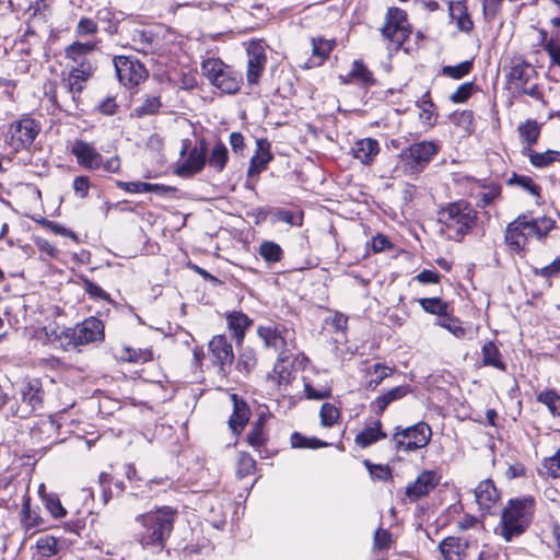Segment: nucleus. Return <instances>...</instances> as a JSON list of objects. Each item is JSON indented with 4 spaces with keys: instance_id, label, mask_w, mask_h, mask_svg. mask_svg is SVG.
<instances>
[{
    "instance_id": "f257e3e1",
    "label": "nucleus",
    "mask_w": 560,
    "mask_h": 560,
    "mask_svg": "<svg viewBox=\"0 0 560 560\" xmlns=\"http://www.w3.org/2000/svg\"><path fill=\"white\" fill-rule=\"evenodd\" d=\"M177 511L168 505L159 506L135 517L139 528L135 540L147 550L161 551L165 548L174 529Z\"/></svg>"
},
{
    "instance_id": "f03ea898",
    "label": "nucleus",
    "mask_w": 560,
    "mask_h": 560,
    "mask_svg": "<svg viewBox=\"0 0 560 560\" xmlns=\"http://www.w3.org/2000/svg\"><path fill=\"white\" fill-rule=\"evenodd\" d=\"M535 505L536 502L532 495L510 499L502 510L495 534L506 542L523 535L533 521Z\"/></svg>"
},
{
    "instance_id": "7ed1b4c3",
    "label": "nucleus",
    "mask_w": 560,
    "mask_h": 560,
    "mask_svg": "<svg viewBox=\"0 0 560 560\" xmlns=\"http://www.w3.org/2000/svg\"><path fill=\"white\" fill-rule=\"evenodd\" d=\"M475 220L476 211L464 200L451 202L438 212L441 232L455 242L463 240L471 230Z\"/></svg>"
},
{
    "instance_id": "20e7f679",
    "label": "nucleus",
    "mask_w": 560,
    "mask_h": 560,
    "mask_svg": "<svg viewBox=\"0 0 560 560\" xmlns=\"http://www.w3.org/2000/svg\"><path fill=\"white\" fill-rule=\"evenodd\" d=\"M202 73L219 90L226 94L236 93L242 84V75L220 59L209 58L201 63Z\"/></svg>"
},
{
    "instance_id": "39448f33",
    "label": "nucleus",
    "mask_w": 560,
    "mask_h": 560,
    "mask_svg": "<svg viewBox=\"0 0 560 560\" xmlns=\"http://www.w3.org/2000/svg\"><path fill=\"white\" fill-rule=\"evenodd\" d=\"M431 436L432 430L430 425L421 421L407 428L397 425L394 429L392 442L397 452H415L425 447Z\"/></svg>"
},
{
    "instance_id": "423d86ee",
    "label": "nucleus",
    "mask_w": 560,
    "mask_h": 560,
    "mask_svg": "<svg viewBox=\"0 0 560 560\" xmlns=\"http://www.w3.org/2000/svg\"><path fill=\"white\" fill-rule=\"evenodd\" d=\"M206 142H185L180 156L175 163L174 173L190 177L202 170L206 163Z\"/></svg>"
},
{
    "instance_id": "0eeeda50",
    "label": "nucleus",
    "mask_w": 560,
    "mask_h": 560,
    "mask_svg": "<svg viewBox=\"0 0 560 560\" xmlns=\"http://www.w3.org/2000/svg\"><path fill=\"white\" fill-rule=\"evenodd\" d=\"M69 339L68 345L73 347L83 346L91 342L102 341L104 339V325L96 317H89L74 328L62 331Z\"/></svg>"
},
{
    "instance_id": "6e6552de",
    "label": "nucleus",
    "mask_w": 560,
    "mask_h": 560,
    "mask_svg": "<svg viewBox=\"0 0 560 560\" xmlns=\"http://www.w3.org/2000/svg\"><path fill=\"white\" fill-rule=\"evenodd\" d=\"M44 389L40 380H25L20 388L21 405L15 415L20 418H27L33 412L42 409L44 401Z\"/></svg>"
},
{
    "instance_id": "1a4fd4ad",
    "label": "nucleus",
    "mask_w": 560,
    "mask_h": 560,
    "mask_svg": "<svg viewBox=\"0 0 560 560\" xmlns=\"http://www.w3.org/2000/svg\"><path fill=\"white\" fill-rule=\"evenodd\" d=\"M113 61L117 78L125 86H136L148 77L144 66L132 57L117 56Z\"/></svg>"
},
{
    "instance_id": "9d476101",
    "label": "nucleus",
    "mask_w": 560,
    "mask_h": 560,
    "mask_svg": "<svg viewBox=\"0 0 560 560\" xmlns=\"http://www.w3.org/2000/svg\"><path fill=\"white\" fill-rule=\"evenodd\" d=\"M436 152L438 145L435 142H413L408 150L400 153V159L410 173H418L423 170Z\"/></svg>"
},
{
    "instance_id": "9b49d317",
    "label": "nucleus",
    "mask_w": 560,
    "mask_h": 560,
    "mask_svg": "<svg viewBox=\"0 0 560 560\" xmlns=\"http://www.w3.org/2000/svg\"><path fill=\"white\" fill-rule=\"evenodd\" d=\"M211 363L219 368V373L226 376L234 361L232 343L225 335L213 336L208 343Z\"/></svg>"
},
{
    "instance_id": "f8f14e48",
    "label": "nucleus",
    "mask_w": 560,
    "mask_h": 560,
    "mask_svg": "<svg viewBox=\"0 0 560 560\" xmlns=\"http://www.w3.org/2000/svg\"><path fill=\"white\" fill-rule=\"evenodd\" d=\"M382 34L397 47L401 46L410 34L405 11L397 8L389 9Z\"/></svg>"
},
{
    "instance_id": "ddd939ff",
    "label": "nucleus",
    "mask_w": 560,
    "mask_h": 560,
    "mask_svg": "<svg viewBox=\"0 0 560 560\" xmlns=\"http://www.w3.org/2000/svg\"><path fill=\"white\" fill-rule=\"evenodd\" d=\"M247 73L248 83L256 84L266 67V49L260 40H252L247 47Z\"/></svg>"
},
{
    "instance_id": "4468645a",
    "label": "nucleus",
    "mask_w": 560,
    "mask_h": 560,
    "mask_svg": "<svg viewBox=\"0 0 560 560\" xmlns=\"http://www.w3.org/2000/svg\"><path fill=\"white\" fill-rule=\"evenodd\" d=\"M440 479L438 471L424 470L415 482L407 486L405 494L411 502H416L427 497L439 485Z\"/></svg>"
},
{
    "instance_id": "2eb2a0df",
    "label": "nucleus",
    "mask_w": 560,
    "mask_h": 560,
    "mask_svg": "<svg viewBox=\"0 0 560 560\" xmlns=\"http://www.w3.org/2000/svg\"><path fill=\"white\" fill-rule=\"evenodd\" d=\"M516 219L522 224V229L528 231L532 240L538 242H544L556 226V221L546 215L534 218L529 214H521Z\"/></svg>"
},
{
    "instance_id": "dca6fc26",
    "label": "nucleus",
    "mask_w": 560,
    "mask_h": 560,
    "mask_svg": "<svg viewBox=\"0 0 560 560\" xmlns=\"http://www.w3.org/2000/svg\"><path fill=\"white\" fill-rule=\"evenodd\" d=\"M532 240L528 231L522 229V224L517 219L510 222L505 229L504 241L509 249L520 255L525 256L528 252L527 244Z\"/></svg>"
},
{
    "instance_id": "f3484780",
    "label": "nucleus",
    "mask_w": 560,
    "mask_h": 560,
    "mask_svg": "<svg viewBox=\"0 0 560 560\" xmlns=\"http://www.w3.org/2000/svg\"><path fill=\"white\" fill-rule=\"evenodd\" d=\"M92 72H86L79 69H70L68 73L62 72L60 89L65 90L67 96L71 100L73 107H77V96L84 89V83L93 75Z\"/></svg>"
},
{
    "instance_id": "a211bd4d",
    "label": "nucleus",
    "mask_w": 560,
    "mask_h": 560,
    "mask_svg": "<svg viewBox=\"0 0 560 560\" xmlns=\"http://www.w3.org/2000/svg\"><path fill=\"white\" fill-rule=\"evenodd\" d=\"M469 541L457 536H447L439 542L438 549L443 560H465Z\"/></svg>"
},
{
    "instance_id": "6ab92c4d",
    "label": "nucleus",
    "mask_w": 560,
    "mask_h": 560,
    "mask_svg": "<svg viewBox=\"0 0 560 560\" xmlns=\"http://www.w3.org/2000/svg\"><path fill=\"white\" fill-rule=\"evenodd\" d=\"M70 151L78 164L85 170L94 171L103 164L102 155L89 142H74Z\"/></svg>"
},
{
    "instance_id": "aec40b11",
    "label": "nucleus",
    "mask_w": 560,
    "mask_h": 560,
    "mask_svg": "<svg viewBox=\"0 0 560 560\" xmlns=\"http://www.w3.org/2000/svg\"><path fill=\"white\" fill-rule=\"evenodd\" d=\"M39 131V122L33 118L24 117L10 126V140H35Z\"/></svg>"
},
{
    "instance_id": "412c9836",
    "label": "nucleus",
    "mask_w": 560,
    "mask_h": 560,
    "mask_svg": "<svg viewBox=\"0 0 560 560\" xmlns=\"http://www.w3.org/2000/svg\"><path fill=\"white\" fill-rule=\"evenodd\" d=\"M408 385L396 386L383 393L382 395H378L374 400L370 402V408L377 416H381L392 402L404 398L408 395Z\"/></svg>"
},
{
    "instance_id": "4be33fe9",
    "label": "nucleus",
    "mask_w": 560,
    "mask_h": 560,
    "mask_svg": "<svg viewBox=\"0 0 560 560\" xmlns=\"http://www.w3.org/2000/svg\"><path fill=\"white\" fill-rule=\"evenodd\" d=\"M448 13H450L451 20L455 22L458 31L468 33L472 30L474 23L468 13V8L466 5V1L462 0V1L450 2Z\"/></svg>"
},
{
    "instance_id": "5701e85b",
    "label": "nucleus",
    "mask_w": 560,
    "mask_h": 560,
    "mask_svg": "<svg viewBox=\"0 0 560 560\" xmlns=\"http://www.w3.org/2000/svg\"><path fill=\"white\" fill-rule=\"evenodd\" d=\"M95 48L96 44L93 42H74L65 49V56L67 59L71 60L73 65L93 61L92 55Z\"/></svg>"
},
{
    "instance_id": "b1692460",
    "label": "nucleus",
    "mask_w": 560,
    "mask_h": 560,
    "mask_svg": "<svg viewBox=\"0 0 560 560\" xmlns=\"http://www.w3.org/2000/svg\"><path fill=\"white\" fill-rule=\"evenodd\" d=\"M339 79L343 84L358 82L369 86L375 83L373 73L361 60H354L351 70L346 75L340 74Z\"/></svg>"
},
{
    "instance_id": "393cba45",
    "label": "nucleus",
    "mask_w": 560,
    "mask_h": 560,
    "mask_svg": "<svg viewBox=\"0 0 560 560\" xmlns=\"http://www.w3.org/2000/svg\"><path fill=\"white\" fill-rule=\"evenodd\" d=\"M231 400L233 401V413L229 419V425L233 432H240L248 422L249 408L236 394L231 395Z\"/></svg>"
},
{
    "instance_id": "a878e982",
    "label": "nucleus",
    "mask_w": 560,
    "mask_h": 560,
    "mask_svg": "<svg viewBox=\"0 0 560 560\" xmlns=\"http://www.w3.org/2000/svg\"><path fill=\"white\" fill-rule=\"evenodd\" d=\"M271 159L272 154L270 152V142H257L256 153L250 159V164L247 171L248 176H258L264 170H266Z\"/></svg>"
},
{
    "instance_id": "bb28decb",
    "label": "nucleus",
    "mask_w": 560,
    "mask_h": 560,
    "mask_svg": "<svg viewBox=\"0 0 560 560\" xmlns=\"http://www.w3.org/2000/svg\"><path fill=\"white\" fill-rule=\"evenodd\" d=\"M119 187L124 190L131 194H143V192H154L156 195H167L174 194L176 191L175 187L166 186L162 184H151L143 182H127V183H118Z\"/></svg>"
},
{
    "instance_id": "cd10ccee",
    "label": "nucleus",
    "mask_w": 560,
    "mask_h": 560,
    "mask_svg": "<svg viewBox=\"0 0 560 560\" xmlns=\"http://www.w3.org/2000/svg\"><path fill=\"white\" fill-rule=\"evenodd\" d=\"M475 497L478 505L482 510H489L499 499V493L493 482L487 479L477 486Z\"/></svg>"
},
{
    "instance_id": "c85d7f7f",
    "label": "nucleus",
    "mask_w": 560,
    "mask_h": 560,
    "mask_svg": "<svg viewBox=\"0 0 560 560\" xmlns=\"http://www.w3.org/2000/svg\"><path fill=\"white\" fill-rule=\"evenodd\" d=\"M228 327L237 343L242 342L246 329L252 325V319L242 312H232L226 315Z\"/></svg>"
},
{
    "instance_id": "c756f323",
    "label": "nucleus",
    "mask_w": 560,
    "mask_h": 560,
    "mask_svg": "<svg viewBox=\"0 0 560 560\" xmlns=\"http://www.w3.org/2000/svg\"><path fill=\"white\" fill-rule=\"evenodd\" d=\"M350 154L362 162L369 164L378 153V142H349Z\"/></svg>"
},
{
    "instance_id": "7c9ffc66",
    "label": "nucleus",
    "mask_w": 560,
    "mask_h": 560,
    "mask_svg": "<svg viewBox=\"0 0 560 560\" xmlns=\"http://www.w3.org/2000/svg\"><path fill=\"white\" fill-rule=\"evenodd\" d=\"M385 438L386 433L382 431V422L376 420L372 425L357 434L354 441L357 445L364 448Z\"/></svg>"
},
{
    "instance_id": "2f4dec72",
    "label": "nucleus",
    "mask_w": 560,
    "mask_h": 560,
    "mask_svg": "<svg viewBox=\"0 0 560 560\" xmlns=\"http://www.w3.org/2000/svg\"><path fill=\"white\" fill-rule=\"evenodd\" d=\"M482 365L492 366L500 371L506 370L502 354L493 341H488L481 347Z\"/></svg>"
},
{
    "instance_id": "473e14b6",
    "label": "nucleus",
    "mask_w": 560,
    "mask_h": 560,
    "mask_svg": "<svg viewBox=\"0 0 560 560\" xmlns=\"http://www.w3.org/2000/svg\"><path fill=\"white\" fill-rule=\"evenodd\" d=\"M418 303L424 312L438 315L439 318L452 314L453 311L450 304L440 298H420Z\"/></svg>"
},
{
    "instance_id": "72a5a7b5",
    "label": "nucleus",
    "mask_w": 560,
    "mask_h": 560,
    "mask_svg": "<svg viewBox=\"0 0 560 560\" xmlns=\"http://www.w3.org/2000/svg\"><path fill=\"white\" fill-rule=\"evenodd\" d=\"M258 336L265 341L267 347H271L276 350H284L285 339L277 328L271 326H259L257 329Z\"/></svg>"
},
{
    "instance_id": "f704fd0d",
    "label": "nucleus",
    "mask_w": 560,
    "mask_h": 560,
    "mask_svg": "<svg viewBox=\"0 0 560 560\" xmlns=\"http://www.w3.org/2000/svg\"><path fill=\"white\" fill-rule=\"evenodd\" d=\"M535 71L527 63H518L511 68L509 78L515 89L520 90L522 86L529 83L530 78Z\"/></svg>"
},
{
    "instance_id": "c9c22d12",
    "label": "nucleus",
    "mask_w": 560,
    "mask_h": 560,
    "mask_svg": "<svg viewBox=\"0 0 560 560\" xmlns=\"http://www.w3.org/2000/svg\"><path fill=\"white\" fill-rule=\"evenodd\" d=\"M527 155L530 163L539 168L547 167L551 165L553 162H560V151L556 150L537 152L535 150L528 149Z\"/></svg>"
},
{
    "instance_id": "e433bc0d",
    "label": "nucleus",
    "mask_w": 560,
    "mask_h": 560,
    "mask_svg": "<svg viewBox=\"0 0 560 560\" xmlns=\"http://www.w3.org/2000/svg\"><path fill=\"white\" fill-rule=\"evenodd\" d=\"M393 374V370L389 366L381 363H375L368 370V375L371 378L365 383V388L375 390L376 387L388 376Z\"/></svg>"
},
{
    "instance_id": "4c0bfd02",
    "label": "nucleus",
    "mask_w": 560,
    "mask_h": 560,
    "mask_svg": "<svg viewBox=\"0 0 560 560\" xmlns=\"http://www.w3.org/2000/svg\"><path fill=\"white\" fill-rule=\"evenodd\" d=\"M452 121L460 132L459 137L466 138L474 131V114L470 110H463L455 113Z\"/></svg>"
},
{
    "instance_id": "58836bf2",
    "label": "nucleus",
    "mask_w": 560,
    "mask_h": 560,
    "mask_svg": "<svg viewBox=\"0 0 560 560\" xmlns=\"http://www.w3.org/2000/svg\"><path fill=\"white\" fill-rule=\"evenodd\" d=\"M335 42L327 40L323 38H313L312 47H313V58L317 60H311L313 66H319L322 62L329 56L331 50L334 49Z\"/></svg>"
},
{
    "instance_id": "ea45409f",
    "label": "nucleus",
    "mask_w": 560,
    "mask_h": 560,
    "mask_svg": "<svg viewBox=\"0 0 560 560\" xmlns=\"http://www.w3.org/2000/svg\"><path fill=\"white\" fill-rule=\"evenodd\" d=\"M258 254L268 264L279 262L283 257V250L280 245L271 241H264L259 245Z\"/></svg>"
},
{
    "instance_id": "a19ab883",
    "label": "nucleus",
    "mask_w": 560,
    "mask_h": 560,
    "mask_svg": "<svg viewBox=\"0 0 560 560\" xmlns=\"http://www.w3.org/2000/svg\"><path fill=\"white\" fill-rule=\"evenodd\" d=\"M539 474L552 479L560 478V448L552 456L542 459Z\"/></svg>"
},
{
    "instance_id": "79ce46f5",
    "label": "nucleus",
    "mask_w": 560,
    "mask_h": 560,
    "mask_svg": "<svg viewBox=\"0 0 560 560\" xmlns=\"http://www.w3.org/2000/svg\"><path fill=\"white\" fill-rule=\"evenodd\" d=\"M36 548L43 558H50L60 550L59 540L54 536H43L36 541Z\"/></svg>"
},
{
    "instance_id": "37998d69",
    "label": "nucleus",
    "mask_w": 560,
    "mask_h": 560,
    "mask_svg": "<svg viewBox=\"0 0 560 560\" xmlns=\"http://www.w3.org/2000/svg\"><path fill=\"white\" fill-rule=\"evenodd\" d=\"M434 325L445 328L456 338H463L466 335V329L462 326V322L451 314L438 318Z\"/></svg>"
},
{
    "instance_id": "c03bdc74",
    "label": "nucleus",
    "mask_w": 560,
    "mask_h": 560,
    "mask_svg": "<svg viewBox=\"0 0 560 560\" xmlns=\"http://www.w3.org/2000/svg\"><path fill=\"white\" fill-rule=\"evenodd\" d=\"M121 359L131 363H145L153 359V353L150 349H133L131 347H124Z\"/></svg>"
},
{
    "instance_id": "a18cd8bd",
    "label": "nucleus",
    "mask_w": 560,
    "mask_h": 560,
    "mask_svg": "<svg viewBox=\"0 0 560 560\" xmlns=\"http://www.w3.org/2000/svg\"><path fill=\"white\" fill-rule=\"evenodd\" d=\"M31 499L28 497H24L23 505H22V525L26 530L38 527L42 524V518L31 510Z\"/></svg>"
},
{
    "instance_id": "49530a36",
    "label": "nucleus",
    "mask_w": 560,
    "mask_h": 560,
    "mask_svg": "<svg viewBox=\"0 0 560 560\" xmlns=\"http://www.w3.org/2000/svg\"><path fill=\"white\" fill-rule=\"evenodd\" d=\"M510 185H516L525 191H528L534 197L540 196V186L537 185L530 177L525 175H516L508 180Z\"/></svg>"
},
{
    "instance_id": "de8ad7c7",
    "label": "nucleus",
    "mask_w": 560,
    "mask_h": 560,
    "mask_svg": "<svg viewBox=\"0 0 560 560\" xmlns=\"http://www.w3.org/2000/svg\"><path fill=\"white\" fill-rule=\"evenodd\" d=\"M472 69V61L466 60L456 66H444L441 70V73L445 77L460 80L465 75H467Z\"/></svg>"
},
{
    "instance_id": "09e8293b",
    "label": "nucleus",
    "mask_w": 560,
    "mask_h": 560,
    "mask_svg": "<svg viewBox=\"0 0 560 560\" xmlns=\"http://www.w3.org/2000/svg\"><path fill=\"white\" fill-rule=\"evenodd\" d=\"M291 445L294 448H319L327 446L328 443L316 438H306L299 432H294L291 435Z\"/></svg>"
},
{
    "instance_id": "8fccbe9b",
    "label": "nucleus",
    "mask_w": 560,
    "mask_h": 560,
    "mask_svg": "<svg viewBox=\"0 0 560 560\" xmlns=\"http://www.w3.org/2000/svg\"><path fill=\"white\" fill-rule=\"evenodd\" d=\"M45 95L48 97V100L59 106V107H67V108H71L73 105L71 103V100L67 96L65 90H62V93L59 94L58 91H57V88L55 85V83L52 82H49L48 84L45 85Z\"/></svg>"
},
{
    "instance_id": "3c124183",
    "label": "nucleus",
    "mask_w": 560,
    "mask_h": 560,
    "mask_svg": "<svg viewBox=\"0 0 560 560\" xmlns=\"http://www.w3.org/2000/svg\"><path fill=\"white\" fill-rule=\"evenodd\" d=\"M132 40L137 45V49L143 51L144 54L153 50L154 35L150 31H136Z\"/></svg>"
},
{
    "instance_id": "603ef678",
    "label": "nucleus",
    "mask_w": 560,
    "mask_h": 560,
    "mask_svg": "<svg viewBox=\"0 0 560 560\" xmlns=\"http://www.w3.org/2000/svg\"><path fill=\"white\" fill-rule=\"evenodd\" d=\"M228 161V149L222 142H217L209 158V165L222 171Z\"/></svg>"
},
{
    "instance_id": "864d4df0",
    "label": "nucleus",
    "mask_w": 560,
    "mask_h": 560,
    "mask_svg": "<svg viewBox=\"0 0 560 560\" xmlns=\"http://www.w3.org/2000/svg\"><path fill=\"white\" fill-rule=\"evenodd\" d=\"M256 363H257V359H256L254 350L244 349L238 355V359L236 362V369L242 373L248 374L249 372H252L254 370V368L256 366Z\"/></svg>"
},
{
    "instance_id": "5fc2aeb1",
    "label": "nucleus",
    "mask_w": 560,
    "mask_h": 560,
    "mask_svg": "<svg viewBox=\"0 0 560 560\" xmlns=\"http://www.w3.org/2000/svg\"><path fill=\"white\" fill-rule=\"evenodd\" d=\"M320 423L324 427L334 425L340 417L339 409L330 404L324 402L319 410Z\"/></svg>"
},
{
    "instance_id": "6e6d98bb",
    "label": "nucleus",
    "mask_w": 560,
    "mask_h": 560,
    "mask_svg": "<svg viewBox=\"0 0 560 560\" xmlns=\"http://www.w3.org/2000/svg\"><path fill=\"white\" fill-rule=\"evenodd\" d=\"M161 107V101L158 96H148L143 103L133 109V113L138 117L154 115Z\"/></svg>"
},
{
    "instance_id": "4d7b16f0",
    "label": "nucleus",
    "mask_w": 560,
    "mask_h": 560,
    "mask_svg": "<svg viewBox=\"0 0 560 560\" xmlns=\"http://www.w3.org/2000/svg\"><path fill=\"white\" fill-rule=\"evenodd\" d=\"M256 462L246 453H241L237 462L236 476L238 478H245L255 471Z\"/></svg>"
},
{
    "instance_id": "13d9d810",
    "label": "nucleus",
    "mask_w": 560,
    "mask_h": 560,
    "mask_svg": "<svg viewBox=\"0 0 560 560\" xmlns=\"http://www.w3.org/2000/svg\"><path fill=\"white\" fill-rule=\"evenodd\" d=\"M85 292L93 299L110 301L109 294L105 292L100 285L92 282L88 277L80 276Z\"/></svg>"
},
{
    "instance_id": "bf43d9fd",
    "label": "nucleus",
    "mask_w": 560,
    "mask_h": 560,
    "mask_svg": "<svg viewBox=\"0 0 560 560\" xmlns=\"http://www.w3.org/2000/svg\"><path fill=\"white\" fill-rule=\"evenodd\" d=\"M475 90L474 82H465L460 84L454 93L451 94L450 100L455 104L465 103L472 95Z\"/></svg>"
},
{
    "instance_id": "052dcab7",
    "label": "nucleus",
    "mask_w": 560,
    "mask_h": 560,
    "mask_svg": "<svg viewBox=\"0 0 560 560\" xmlns=\"http://www.w3.org/2000/svg\"><path fill=\"white\" fill-rule=\"evenodd\" d=\"M522 140H537L540 133V126L535 120H527L518 127Z\"/></svg>"
},
{
    "instance_id": "680f3d73",
    "label": "nucleus",
    "mask_w": 560,
    "mask_h": 560,
    "mask_svg": "<svg viewBox=\"0 0 560 560\" xmlns=\"http://www.w3.org/2000/svg\"><path fill=\"white\" fill-rule=\"evenodd\" d=\"M373 542L375 549L380 551L388 550L393 544V536L387 529L378 528L374 533Z\"/></svg>"
},
{
    "instance_id": "e2e57ef3",
    "label": "nucleus",
    "mask_w": 560,
    "mask_h": 560,
    "mask_svg": "<svg viewBox=\"0 0 560 560\" xmlns=\"http://www.w3.org/2000/svg\"><path fill=\"white\" fill-rule=\"evenodd\" d=\"M500 194L501 187L497 184L485 187V190L478 194V206L486 207L490 205Z\"/></svg>"
},
{
    "instance_id": "0e129e2a",
    "label": "nucleus",
    "mask_w": 560,
    "mask_h": 560,
    "mask_svg": "<svg viewBox=\"0 0 560 560\" xmlns=\"http://www.w3.org/2000/svg\"><path fill=\"white\" fill-rule=\"evenodd\" d=\"M542 48L550 57V65L560 68V40L551 37L542 45Z\"/></svg>"
},
{
    "instance_id": "69168bd1",
    "label": "nucleus",
    "mask_w": 560,
    "mask_h": 560,
    "mask_svg": "<svg viewBox=\"0 0 560 560\" xmlns=\"http://www.w3.org/2000/svg\"><path fill=\"white\" fill-rule=\"evenodd\" d=\"M247 441L253 447H260L265 444L266 438L264 433V427L260 422L254 423L247 434Z\"/></svg>"
},
{
    "instance_id": "338daca9",
    "label": "nucleus",
    "mask_w": 560,
    "mask_h": 560,
    "mask_svg": "<svg viewBox=\"0 0 560 560\" xmlns=\"http://www.w3.org/2000/svg\"><path fill=\"white\" fill-rule=\"evenodd\" d=\"M477 560H509V556L498 547L485 546L480 550Z\"/></svg>"
},
{
    "instance_id": "774afa93",
    "label": "nucleus",
    "mask_w": 560,
    "mask_h": 560,
    "mask_svg": "<svg viewBox=\"0 0 560 560\" xmlns=\"http://www.w3.org/2000/svg\"><path fill=\"white\" fill-rule=\"evenodd\" d=\"M535 275L541 276L544 278H551L560 273V255L555 258L549 265L540 268L535 269Z\"/></svg>"
}]
</instances>
